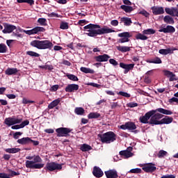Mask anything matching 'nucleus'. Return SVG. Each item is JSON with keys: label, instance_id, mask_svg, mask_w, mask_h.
<instances>
[{"label": "nucleus", "instance_id": "58836bf2", "mask_svg": "<svg viewBox=\"0 0 178 178\" xmlns=\"http://www.w3.org/2000/svg\"><path fill=\"white\" fill-rule=\"evenodd\" d=\"M26 55L31 56L32 58H40V54L33 51H26Z\"/></svg>", "mask_w": 178, "mask_h": 178}, {"label": "nucleus", "instance_id": "3c124183", "mask_svg": "<svg viewBox=\"0 0 178 178\" xmlns=\"http://www.w3.org/2000/svg\"><path fill=\"white\" fill-rule=\"evenodd\" d=\"M139 15H143L145 17H149V13L147 12L145 10H140Z\"/></svg>", "mask_w": 178, "mask_h": 178}, {"label": "nucleus", "instance_id": "603ef678", "mask_svg": "<svg viewBox=\"0 0 178 178\" xmlns=\"http://www.w3.org/2000/svg\"><path fill=\"white\" fill-rule=\"evenodd\" d=\"M118 95H122V97H125L126 98H130L131 97L130 94L122 91H120L118 92Z\"/></svg>", "mask_w": 178, "mask_h": 178}, {"label": "nucleus", "instance_id": "6e6552de", "mask_svg": "<svg viewBox=\"0 0 178 178\" xmlns=\"http://www.w3.org/2000/svg\"><path fill=\"white\" fill-rule=\"evenodd\" d=\"M72 131H73V129L66 127H60L56 129L57 137H67L69 133H72Z\"/></svg>", "mask_w": 178, "mask_h": 178}, {"label": "nucleus", "instance_id": "a19ab883", "mask_svg": "<svg viewBox=\"0 0 178 178\" xmlns=\"http://www.w3.org/2000/svg\"><path fill=\"white\" fill-rule=\"evenodd\" d=\"M18 3H29V5H34V0H17Z\"/></svg>", "mask_w": 178, "mask_h": 178}, {"label": "nucleus", "instance_id": "8fccbe9b", "mask_svg": "<svg viewBox=\"0 0 178 178\" xmlns=\"http://www.w3.org/2000/svg\"><path fill=\"white\" fill-rule=\"evenodd\" d=\"M141 172H143L141 168H134L129 170V173H135L136 175L138 173H141Z\"/></svg>", "mask_w": 178, "mask_h": 178}, {"label": "nucleus", "instance_id": "473e14b6", "mask_svg": "<svg viewBox=\"0 0 178 178\" xmlns=\"http://www.w3.org/2000/svg\"><path fill=\"white\" fill-rule=\"evenodd\" d=\"M4 123L8 127L13 126L15 124L13 118L10 117L6 118L4 120Z\"/></svg>", "mask_w": 178, "mask_h": 178}, {"label": "nucleus", "instance_id": "f704fd0d", "mask_svg": "<svg viewBox=\"0 0 178 178\" xmlns=\"http://www.w3.org/2000/svg\"><path fill=\"white\" fill-rule=\"evenodd\" d=\"M121 22H123L124 26H131V19L129 17H122Z\"/></svg>", "mask_w": 178, "mask_h": 178}, {"label": "nucleus", "instance_id": "c756f323", "mask_svg": "<svg viewBox=\"0 0 178 178\" xmlns=\"http://www.w3.org/2000/svg\"><path fill=\"white\" fill-rule=\"evenodd\" d=\"M116 48L120 52H130V47L127 46H117Z\"/></svg>", "mask_w": 178, "mask_h": 178}, {"label": "nucleus", "instance_id": "37998d69", "mask_svg": "<svg viewBox=\"0 0 178 178\" xmlns=\"http://www.w3.org/2000/svg\"><path fill=\"white\" fill-rule=\"evenodd\" d=\"M60 29H61V30H67L69 29V23L61 22L60 24Z\"/></svg>", "mask_w": 178, "mask_h": 178}, {"label": "nucleus", "instance_id": "de8ad7c7", "mask_svg": "<svg viewBox=\"0 0 178 178\" xmlns=\"http://www.w3.org/2000/svg\"><path fill=\"white\" fill-rule=\"evenodd\" d=\"M8 171L9 172V173H10V175H8V176H10L11 177H14V176H19L20 175V172H16L10 169H9Z\"/></svg>", "mask_w": 178, "mask_h": 178}, {"label": "nucleus", "instance_id": "aec40b11", "mask_svg": "<svg viewBox=\"0 0 178 178\" xmlns=\"http://www.w3.org/2000/svg\"><path fill=\"white\" fill-rule=\"evenodd\" d=\"M18 72H19V70H17V68L8 67L5 70V74H6L7 76H12V75L17 74Z\"/></svg>", "mask_w": 178, "mask_h": 178}, {"label": "nucleus", "instance_id": "7ed1b4c3", "mask_svg": "<svg viewBox=\"0 0 178 178\" xmlns=\"http://www.w3.org/2000/svg\"><path fill=\"white\" fill-rule=\"evenodd\" d=\"M163 113H157L154 114V115L152 118L150 123L152 124H155V126H158L159 124H170L172 122H173V118L165 115L163 118Z\"/></svg>", "mask_w": 178, "mask_h": 178}, {"label": "nucleus", "instance_id": "423d86ee", "mask_svg": "<svg viewBox=\"0 0 178 178\" xmlns=\"http://www.w3.org/2000/svg\"><path fill=\"white\" fill-rule=\"evenodd\" d=\"M98 137L100 138V141L103 143V144H111V143L116 141L117 138V136L113 131H108L103 134H98Z\"/></svg>", "mask_w": 178, "mask_h": 178}, {"label": "nucleus", "instance_id": "c03bdc74", "mask_svg": "<svg viewBox=\"0 0 178 178\" xmlns=\"http://www.w3.org/2000/svg\"><path fill=\"white\" fill-rule=\"evenodd\" d=\"M143 33V34H145V35H151V34H155L156 31L154 29H148L144 30Z\"/></svg>", "mask_w": 178, "mask_h": 178}, {"label": "nucleus", "instance_id": "cd10ccee", "mask_svg": "<svg viewBox=\"0 0 178 178\" xmlns=\"http://www.w3.org/2000/svg\"><path fill=\"white\" fill-rule=\"evenodd\" d=\"M60 102V100L59 99H56L51 102L49 105H48V108L49 109H54L56 106H58Z\"/></svg>", "mask_w": 178, "mask_h": 178}, {"label": "nucleus", "instance_id": "5701e85b", "mask_svg": "<svg viewBox=\"0 0 178 178\" xmlns=\"http://www.w3.org/2000/svg\"><path fill=\"white\" fill-rule=\"evenodd\" d=\"M165 11L167 13V15H170V16L175 17V15L176 12H177V8H175V7H172L171 8H165Z\"/></svg>", "mask_w": 178, "mask_h": 178}, {"label": "nucleus", "instance_id": "393cba45", "mask_svg": "<svg viewBox=\"0 0 178 178\" xmlns=\"http://www.w3.org/2000/svg\"><path fill=\"white\" fill-rule=\"evenodd\" d=\"M164 23L166 24H175V19H173L170 15H165L163 17Z\"/></svg>", "mask_w": 178, "mask_h": 178}, {"label": "nucleus", "instance_id": "5fc2aeb1", "mask_svg": "<svg viewBox=\"0 0 178 178\" xmlns=\"http://www.w3.org/2000/svg\"><path fill=\"white\" fill-rule=\"evenodd\" d=\"M20 124L21 127L23 129L24 127H26V126H29V124H30V121H29V120H26L23 121Z\"/></svg>", "mask_w": 178, "mask_h": 178}, {"label": "nucleus", "instance_id": "2eb2a0df", "mask_svg": "<svg viewBox=\"0 0 178 178\" xmlns=\"http://www.w3.org/2000/svg\"><path fill=\"white\" fill-rule=\"evenodd\" d=\"M151 9L153 15H155V16H158V15H163V13H165L163 7L153 6Z\"/></svg>", "mask_w": 178, "mask_h": 178}, {"label": "nucleus", "instance_id": "4d7b16f0", "mask_svg": "<svg viewBox=\"0 0 178 178\" xmlns=\"http://www.w3.org/2000/svg\"><path fill=\"white\" fill-rule=\"evenodd\" d=\"M22 104H24L25 105L27 104H34V101L33 100H28L26 98L22 99Z\"/></svg>", "mask_w": 178, "mask_h": 178}, {"label": "nucleus", "instance_id": "f8f14e48", "mask_svg": "<svg viewBox=\"0 0 178 178\" xmlns=\"http://www.w3.org/2000/svg\"><path fill=\"white\" fill-rule=\"evenodd\" d=\"M120 129H122V130H136L137 126L133 122H127L124 124L120 125Z\"/></svg>", "mask_w": 178, "mask_h": 178}, {"label": "nucleus", "instance_id": "774afa93", "mask_svg": "<svg viewBox=\"0 0 178 178\" xmlns=\"http://www.w3.org/2000/svg\"><path fill=\"white\" fill-rule=\"evenodd\" d=\"M161 178H176V176L173 175H163Z\"/></svg>", "mask_w": 178, "mask_h": 178}, {"label": "nucleus", "instance_id": "f257e3e1", "mask_svg": "<svg viewBox=\"0 0 178 178\" xmlns=\"http://www.w3.org/2000/svg\"><path fill=\"white\" fill-rule=\"evenodd\" d=\"M83 31H86L85 34L88 37L95 38L97 35H102L104 34H109L111 33H115V30L108 28V26H104L101 28L99 24H89L83 27Z\"/></svg>", "mask_w": 178, "mask_h": 178}, {"label": "nucleus", "instance_id": "864d4df0", "mask_svg": "<svg viewBox=\"0 0 178 178\" xmlns=\"http://www.w3.org/2000/svg\"><path fill=\"white\" fill-rule=\"evenodd\" d=\"M127 106H128V108H136V106H138V104L136 102H130L127 104Z\"/></svg>", "mask_w": 178, "mask_h": 178}, {"label": "nucleus", "instance_id": "72a5a7b5", "mask_svg": "<svg viewBox=\"0 0 178 178\" xmlns=\"http://www.w3.org/2000/svg\"><path fill=\"white\" fill-rule=\"evenodd\" d=\"M98 118H101V114H99L97 112L96 113L92 112L88 115V119H98Z\"/></svg>", "mask_w": 178, "mask_h": 178}, {"label": "nucleus", "instance_id": "4468645a", "mask_svg": "<svg viewBox=\"0 0 178 178\" xmlns=\"http://www.w3.org/2000/svg\"><path fill=\"white\" fill-rule=\"evenodd\" d=\"M120 67L124 69V74H127L128 72H130V70H133V69H134V64H126L124 63H120Z\"/></svg>", "mask_w": 178, "mask_h": 178}, {"label": "nucleus", "instance_id": "a211bd4d", "mask_svg": "<svg viewBox=\"0 0 178 178\" xmlns=\"http://www.w3.org/2000/svg\"><path fill=\"white\" fill-rule=\"evenodd\" d=\"M77 90H79V85L74 83L69 84L65 89L66 92H74Z\"/></svg>", "mask_w": 178, "mask_h": 178}, {"label": "nucleus", "instance_id": "bb28decb", "mask_svg": "<svg viewBox=\"0 0 178 178\" xmlns=\"http://www.w3.org/2000/svg\"><path fill=\"white\" fill-rule=\"evenodd\" d=\"M80 70L82 72V73H86V74H88V73H90V74H94V73H95L94 70L86 67H81Z\"/></svg>", "mask_w": 178, "mask_h": 178}, {"label": "nucleus", "instance_id": "13d9d810", "mask_svg": "<svg viewBox=\"0 0 178 178\" xmlns=\"http://www.w3.org/2000/svg\"><path fill=\"white\" fill-rule=\"evenodd\" d=\"M109 63H111V65H113V66H118V65H119V63H118V61H116V60L113 58H111L109 60Z\"/></svg>", "mask_w": 178, "mask_h": 178}, {"label": "nucleus", "instance_id": "6ab92c4d", "mask_svg": "<svg viewBox=\"0 0 178 178\" xmlns=\"http://www.w3.org/2000/svg\"><path fill=\"white\" fill-rule=\"evenodd\" d=\"M111 56L108 54L99 55L95 57L96 62H108Z\"/></svg>", "mask_w": 178, "mask_h": 178}, {"label": "nucleus", "instance_id": "a878e982", "mask_svg": "<svg viewBox=\"0 0 178 178\" xmlns=\"http://www.w3.org/2000/svg\"><path fill=\"white\" fill-rule=\"evenodd\" d=\"M22 149L19 147H13V148H7L5 149V152L8 154H17V152H20Z\"/></svg>", "mask_w": 178, "mask_h": 178}, {"label": "nucleus", "instance_id": "f03ea898", "mask_svg": "<svg viewBox=\"0 0 178 178\" xmlns=\"http://www.w3.org/2000/svg\"><path fill=\"white\" fill-rule=\"evenodd\" d=\"M157 112L159 113H163V115H173V112L170 110H166L165 108H159L155 110H151L146 113L145 115L140 117L139 120L140 123L144 124H151L152 126H155V124H151V120H152L153 116L156 115Z\"/></svg>", "mask_w": 178, "mask_h": 178}, {"label": "nucleus", "instance_id": "ea45409f", "mask_svg": "<svg viewBox=\"0 0 178 178\" xmlns=\"http://www.w3.org/2000/svg\"><path fill=\"white\" fill-rule=\"evenodd\" d=\"M136 38L137 40H141L142 41H145V40H148V37H147L146 35H143V33H138L136 35Z\"/></svg>", "mask_w": 178, "mask_h": 178}, {"label": "nucleus", "instance_id": "9b49d317", "mask_svg": "<svg viewBox=\"0 0 178 178\" xmlns=\"http://www.w3.org/2000/svg\"><path fill=\"white\" fill-rule=\"evenodd\" d=\"M142 169L146 173H153V172H155V170H156V167L155 166V164L152 163H149L145 164Z\"/></svg>", "mask_w": 178, "mask_h": 178}, {"label": "nucleus", "instance_id": "680f3d73", "mask_svg": "<svg viewBox=\"0 0 178 178\" xmlns=\"http://www.w3.org/2000/svg\"><path fill=\"white\" fill-rule=\"evenodd\" d=\"M43 69L48 70H54V66L52 65H46L43 66Z\"/></svg>", "mask_w": 178, "mask_h": 178}, {"label": "nucleus", "instance_id": "f3484780", "mask_svg": "<svg viewBox=\"0 0 178 178\" xmlns=\"http://www.w3.org/2000/svg\"><path fill=\"white\" fill-rule=\"evenodd\" d=\"M92 175L95 177H102L104 176V172L99 168V167L95 166L93 168Z\"/></svg>", "mask_w": 178, "mask_h": 178}, {"label": "nucleus", "instance_id": "4c0bfd02", "mask_svg": "<svg viewBox=\"0 0 178 178\" xmlns=\"http://www.w3.org/2000/svg\"><path fill=\"white\" fill-rule=\"evenodd\" d=\"M74 113H76V115H84V108H83L82 107H76L74 109Z\"/></svg>", "mask_w": 178, "mask_h": 178}, {"label": "nucleus", "instance_id": "9d476101", "mask_svg": "<svg viewBox=\"0 0 178 178\" xmlns=\"http://www.w3.org/2000/svg\"><path fill=\"white\" fill-rule=\"evenodd\" d=\"M118 37H120L121 39H119L118 42L120 44H124V42H129L130 41V37H131V35H130V33L129 32H123L118 34Z\"/></svg>", "mask_w": 178, "mask_h": 178}, {"label": "nucleus", "instance_id": "052dcab7", "mask_svg": "<svg viewBox=\"0 0 178 178\" xmlns=\"http://www.w3.org/2000/svg\"><path fill=\"white\" fill-rule=\"evenodd\" d=\"M44 133H47V134H54V133H55V131L52 129H44Z\"/></svg>", "mask_w": 178, "mask_h": 178}, {"label": "nucleus", "instance_id": "2f4dec72", "mask_svg": "<svg viewBox=\"0 0 178 178\" xmlns=\"http://www.w3.org/2000/svg\"><path fill=\"white\" fill-rule=\"evenodd\" d=\"M32 31L33 34H38V33H44V31H45V29L41 26H36L32 29Z\"/></svg>", "mask_w": 178, "mask_h": 178}, {"label": "nucleus", "instance_id": "bf43d9fd", "mask_svg": "<svg viewBox=\"0 0 178 178\" xmlns=\"http://www.w3.org/2000/svg\"><path fill=\"white\" fill-rule=\"evenodd\" d=\"M22 134H23V133L20 131L15 132L13 134V138H15V140H17L19 138V136H22Z\"/></svg>", "mask_w": 178, "mask_h": 178}, {"label": "nucleus", "instance_id": "e2e57ef3", "mask_svg": "<svg viewBox=\"0 0 178 178\" xmlns=\"http://www.w3.org/2000/svg\"><path fill=\"white\" fill-rule=\"evenodd\" d=\"M164 74L167 77H170L171 75H173V72H170L169 70H165V71H164Z\"/></svg>", "mask_w": 178, "mask_h": 178}, {"label": "nucleus", "instance_id": "0eeeda50", "mask_svg": "<svg viewBox=\"0 0 178 178\" xmlns=\"http://www.w3.org/2000/svg\"><path fill=\"white\" fill-rule=\"evenodd\" d=\"M44 169L49 172H54V170H62V164H59L55 162L47 163Z\"/></svg>", "mask_w": 178, "mask_h": 178}, {"label": "nucleus", "instance_id": "c9c22d12", "mask_svg": "<svg viewBox=\"0 0 178 178\" xmlns=\"http://www.w3.org/2000/svg\"><path fill=\"white\" fill-rule=\"evenodd\" d=\"M148 63H154L156 65H159L162 63V60H161V58L159 57H156L154 58H152L149 60L147 61Z\"/></svg>", "mask_w": 178, "mask_h": 178}, {"label": "nucleus", "instance_id": "7c9ffc66", "mask_svg": "<svg viewBox=\"0 0 178 178\" xmlns=\"http://www.w3.org/2000/svg\"><path fill=\"white\" fill-rule=\"evenodd\" d=\"M80 149L81 151H82L83 152H87L88 151H91V149H92V147L91 146H90L89 145L87 144H83L81 147H80Z\"/></svg>", "mask_w": 178, "mask_h": 178}, {"label": "nucleus", "instance_id": "0e129e2a", "mask_svg": "<svg viewBox=\"0 0 178 178\" xmlns=\"http://www.w3.org/2000/svg\"><path fill=\"white\" fill-rule=\"evenodd\" d=\"M59 90V85H54L51 87V91H58Z\"/></svg>", "mask_w": 178, "mask_h": 178}, {"label": "nucleus", "instance_id": "09e8293b", "mask_svg": "<svg viewBox=\"0 0 178 178\" xmlns=\"http://www.w3.org/2000/svg\"><path fill=\"white\" fill-rule=\"evenodd\" d=\"M168 102L170 104H175V102L177 104V105H178V98L174 96L171 99H168Z\"/></svg>", "mask_w": 178, "mask_h": 178}, {"label": "nucleus", "instance_id": "a18cd8bd", "mask_svg": "<svg viewBox=\"0 0 178 178\" xmlns=\"http://www.w3.org/2000/svg\"><path fill=\"white\" fill-rule=\"evenodd\" d=\"M168 155V152L165 150H160L159 153L157 154L158 158H163Z\"/></svg>", "mask_w": 178, "mask_h": 178}, {"label": "nucleus", "instance_id": "49530a36", "mask_svg": "<svg viewBox=\"0 0 178 178\" xmlns=\"http://www.w3.org/2000/svg\"><path fill=\"white\" fill-rule=\"evenodd\" d=\"M38 23H39L40 24V26H47V19L39 18L38 19Z\"/></svg>", "mask_w": 178, "mask_h": 178}, {"label": "nucleus", "instance_id": "39448f33", "mask_svg": "<svg viewBox=\"0 0 178 178\" xmlns=\"http://www.w3.org/2000/svg\"><path fill=\"white\" fill-rule=\"evenodd\" d=\"M31 47L38 49H51L54 44L49 40H33L31 42Z\"/></svg>", "mask_w": 178, "mask_h": 178}, {"label": "nucleus", "instance_id": "1a4fd4ad", "mask_svg": "<svg viewBox=\"0 0 178 178\" xmlns=\"http://www.w3.org/2000/svg\"><path fill=\"white\" fill-rule=\"evenodd\" d=\"M4 29L2 30V33L3 34H10V33H13L15 30L17 29V27L16 26L8 24V23H3V24Z\"/></svg>", "mask_w": 178, "mask_h": 178}, {"label": "nucleus", "instance_id": "6e6d98bb", "mask_svg": "<svg viewBox=\"0 0 178 178\" xmlns=\"http://www.w3.org/2000/svg\"><path fill=\"white\" fill-rule=\"evenodd\" d=\"M14 120V124H19V123H22L23 122V118H15Z\"/></svg>", "mask_w": 178, "mask_h": 178}, {"label": "nucleus", "instance_id": "e433bc0d", "mask_svg": "<svg viewBox=\"0 0 178 178\" xmlns=\"http://www.w3.org/2000/svg\"><path fill=\"white\" fill-rule=\"evenodd\" d=\"M8 52V47L3 43L0 44V54H6Z\"/></svg>", "mask_w": 178, "mask_h": 178}, {"label": "nucleus", "instance_id": "dca6fc26", "mask_svg": "<svg viewBox=\"0 0 178 178\" xmlns=\"http://www.w3.org/2000/svg\"><path fill=\"white\" fill-rule=\"evenodd\" d=\"M106 175V177L107 178H118L119 176L118 175V171L115 170H109L108 171L104 172Z\"/></svg>", "mask_w": 178, "mask_h": 178}, {"label": "nucleus", "instance_id": "20e7f679", "mask_svg": "<svg viewBox=\"0 0 178 178\" xmlns=\"http://www.w3.org/2000/svg\"><path fill=\"white\" fill-rule=\"evenodd\" d=\"M41 162H42V159L40 155L33 156V161L27 160L26 161V168L28 169H42L45 164L41 163Z\"/></svg>", "mask_w": 178, "mask_h": 178}, {"label": "nucleus", "instance_id": "69168bd1", "mask_svg": "<svg viewBox=\"0 0 178 178\" xmlns=\"http://www.w3.org/2000/svg\"><path fill=\"white\" fill-rule=\"evenodd\" d=\"M177 79H176V74L172 73V75L170 76L169 81H176Z\"/></svg>", "mask_w": 178, "mask_h": 178}, {"label": "nucleus", "instance_id": "4be33fe9", "mask_svg": "<svg viewBox=\"0 0 178 178\" xmlns=\"http://www.w3.org/2000/svg\"><path fill=\"white\" fill-rule=\"evenodd\" d=\"M30 141H31V138L26 137L18 139L17 143H18V144H21V145H27V144H30Z\"/></svg>", "mask_w": 178, "mask_h": 178}, {"label": "nucleus", "instance_id": "b1692460", "mask_svg": "<svg viewBox=\"0 0 178 178\" xmlns=\"http://www.w3.org/2000/svg\"><path fill=\"white\" fill-rule=\"evenodd\" d=\"M130 150H122L120 152L121 156H125V158H131L133 156V153L131 152L133 149L132 147H129Z\"/></svg>", "mask_w": 178, "mask_h": 178}, {"label": "nucleus", "instance_id": "412c9836", "mask_svg": "<svg viewBox=\"0 0 178 178\" xmlns=\"http://www.w3.org/2000/svg\"><path fill=\"white\" fill-rule=\"evenodd\" d=\"M173 51H176V48L161 49L159 51V53L161 55H169V54H173Z\"/></svg>", "mask_w": 178, "mask_h": 178}, {"label": "nucleus", "instance_id": "ddd939ff", "mask_svg": "<svg viewBox=\"0 0 178 178\" xmlns=\"http://www.w3.org/2000/svg\"><path fill=\"white\" fill-rule=\"evenodd\" d=\"M159 33H164L165 34H173L176 31L175 26L171 25H167L165 28H163L159 30Z\"/></svg>", "mask_w": 178, "mask_h": 178}, {"label": "nucleus", "instance_id": "c85d7f7f", "mask_svg": "<svg viewBox=\"0 0 178 178\" xmlns=\"http://www.w3.org/2000/svg\"><path fill=\"white\" fill-rule=\"evenodd\" d=\"M120 8L122 9V10L125 11L126 13H131V12L134 10V8L130 6L122 5Z\"/></svg>", "mask_w": 178, "mask_h": 178}, {"label": "nucleus", "instance_id": "338daca9", "mask_svg": "<svg viewBox=\"0 0 178 178\" xmlns=\"http://www.w3.org/2000/svg\"><path fill=\"white\" fill-rule=\"evenodd\" d=\"M111 26H114L115 27H116V26H118L119 24V21H118L116 19L112 20L111 22Z\"/></svg>", "mask_w": 178, "mask_h": 178}, {"label": "nucleus", "instance_id": "79ce46f5", "mask_svg": "<svg viewBox=\"0 0 178 178\" xmlns=\"http://www.w3.org/2000/svg\"><path fill=\"white\" fill-rule=\"evenodd\" d=\"M66 76L69 80H72V81H79V78L74 74H67Z\"/></svg>", "mask_w": 178, "mask_h": 178}]
</instances>
